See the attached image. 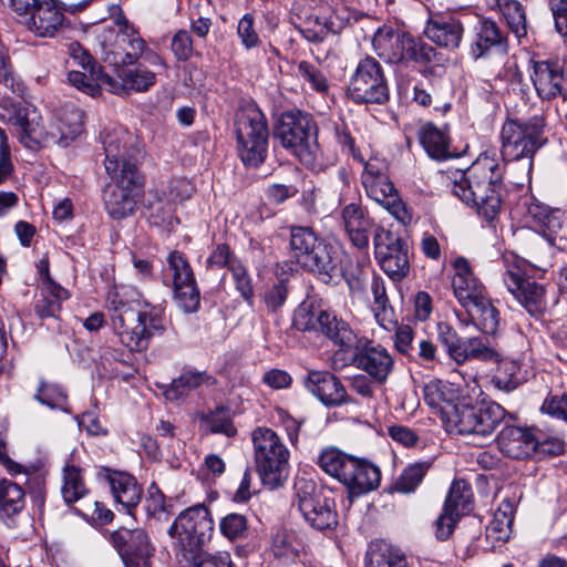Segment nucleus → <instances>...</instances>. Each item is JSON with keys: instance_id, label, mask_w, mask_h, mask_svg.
<instances>
[{"instance_id": "obj_57", "label": "nucleus", "mask_w": 567, "mask_h": 567, "mask_svg": "<svg viewBox=\"0 0 567 567\" xmlns=\"http://www.w3.org/2000/svg\"><path fill=\"white\" fill-rule=\"evenodd\" d=\"M206 427L212 433L225 434L228 437L236 435L237 430L234 426L227 410L218 408L209 414L203 416Z\"/></svg>"}, {"instance_id": "obj_37", "label": "nucleus", "mask_w": 567, "mask_h": 567, "mask_svg": "<svg viewBox=\"0 0 567 567\" xmlns=\"http://www.w3.org/2000/svg\"><path fill=\"white\" fill-rule=\"evenodd\" d=\"M419 140L427 155L434 159L449 158L450 134L446 127H439L431 122L423 124L419 130Z\"/></svg>"}, {"instance_id": "obj_46", "label": "nucleus", "mask_w": 567, "mask_h": 567, "mask_svg": "<svg viewBox=\"0 0 567 567\" xmlns=\"http://www.w3.org/2000/svg\"><path fill=\"white\" fill-rule=\"evenodd\" d=\"M117 76L121 79L122 84L113 79L116 85V92L120 93L121 89H130L136 92L147 91L155 84V73L146 69H125L123 66L115 69Z\"/></svg>"}, {"instance_id": "obj_41", "label": "nucleus", "mask_w": 567, "mask_h": 567, "mask_svg": "<svg viewBox=\"0 0 567 567\" xmlns=\"http://www.w3.org/2000/svg\"><path fill=\"white\" fill-rule=\"evenodd\" d=\"M69 298V292L54 280L41 284V292L34 305V310L40 319L55 318L61 310V305Z\"/></svg>"}, {"instance_id": "obj_45", "label": "nucleus", "mask_w": 567, "mask_h": 567, "mask_svg": "<svg viewBox=\"0 0 567 567\" xmlns=\"http://www.w3.org/2000/svg\"><path fill=\"white\" fill-rule=\"evenodd\" d=\"M352 458V455L346 454L336 447H327L319 454L317 464L324 473L342 483L343 473L351 470Z\"/></svg>"}, {"instance_id": "obj_29", "label": "nucleus", "mask_w": 567, "mask_h": 567, "mask_svg": "<svg viewBox=\"0 0 567 567\" xmlns=\"http://www.w3.org/2000/svg\"><path fill=\"white\" fill-rule=\"evenodd\" d=\"M425 403L440 412L443 422L449 425L454 414L458 412L460 402L458 388L451 382L442 380H432L423 388Z\"/></svg>"}, {"instance_id": "obj_61", "label": "nucleus", "mask_w": 567, "mask_h": 567, "mask_svg": "<svg viewBox=\"0 0 567 567\" xmlns=\"http://www.w3.org/2000/svg\"><path fill=\"white\" fill-rule=\"evenodd\" d=\"M171 49L177 60H189L194 53L193 40L189 32L178 30L172 39Z\"/></svg>"}, {"instance_id": "obj_36", "label": "nucleus", "mask_w": 567, "mask_h": 567, "mask_svg": "<svg viewBox=\"0 0 567 567\" xmlns=\"http://www.w3.org/2000/svg\"><path fill=\"white\" fill-rule=\"evenodd\" d=\"M25 506L24 491L14 482L0 481V518L9 527L17 525V518Z\"/></svg>"}, {"instance_id": "obj_49", "label": "nucleus", "mask_w": 567, "mask_h": 567, "mask_svg": "<svg viewBox=\"0 0 567 567\" xmlns=\"http://www.w3.org/2000/svg\"><path fill=\"white\" fill-rule=\"evenodd\" d=\"M61 493L66 504L78 502L87 494L80 467L69 464L64 466Z\"/></svg>"}, {"instance_id": "obj_12", "label": "nucleus", "mask_w": 567, "mask_h": 567, "mask_svg": "<svg viewBox=\"0 0 567 567\" xmlns=\"http://www.w3.org/2000/svg\"><path fill=\"white\" fill-rule=\"evenodd\" d=\"M348 96L358 104H384L389 85L381 64L372 56L361 59L350 78Z\"/></svg>"}, {"instance_id": "obj_26", "label": "nucleus", "mask_w": 567, "mask_h": 567, "mask_svg": "<svg viewBox=\"0 0 567 567\" xmlns=\"http://www.w3.org/2000/svg\"><path fill=\"white\" fill-rule=\"evenodd\" d=\"M353 364L364 371L375 383L383 384L394 368L391 353L380 344L368 342L362 347L355 344Z\"/></svg>"}, {"instance_id": "obj_4", "label": "nucleus", "mask_w": 567, "mask_h": 567, "mask_svg": "<svg viewBox=\"0 0 567 567\" xmlns=\"http://www.w3.org/2000/svg\"><path fill=\"white\" fill-rule=\"evenodd\" d=\"M106 9L114 25L102 24L94 30L103 61L115 69L135 64L146 49L145 41L118 4H107Z\"/></svg>"}, {"instance_id": "obj_43", "label": "nucleus", "mask_w": 567, "mask_h": 567, "mask_svg": "<svg viewBox=\"0 0 567 567\" xmlns=\"http://www.w3.org/2000/svg\"><path fill=\"white\" fill-rule=\"evenodd\" d=\"M319 330L333 341L334 344L344 350L352 349L358 343L357 334L350 326L332 313L327 312L323 315V321Z\"/></svg>"}, {"instance_id": "obj_48", "label": "nucleus", "mask_w": 567, "mask_h": 567, "mask_svg": "<svg viewBox=\"0 0 567 567\" xmlns=\"http://www.w3.org/2000/svg\"><path fill=\"white\" fill-rule=\"evenodd\" d=\"M214 382L215 379L205 372L186 371L173 380L169 389L165 391V395L168 400H178L202 384H212Z\"/></svg>"}, {"instance_id": "obj_63", "label": "nucleus", "mask_w": 567, "mask_h": 567, "mask_svg": "<svg viewBox=\"0 0 567 567\" xmlns=\"http://www.w3.org/2000/svg\"><path fill=\"white\" fill-rule=\"evenodd\" d=\"M540 411L567 422V393L549 395L543 402Z\"/></svg>"}, {"instance_id": "obj_35", "label": "nucleus", "mask_w": 567, "mask_h": 567, "mask_svg": "<svg viewBox=\"0 0 567 567\" xmlns=\"http://www.w3.org/2000/svg\"><path fill=\"white\" fill-rule=\"evenodd\" d=\"M24 24L39 37H54L64 25V16L54 0H40V6Z\"/></svg>"}, {"instance_id": "obj_3", "label": "nucleus", "mask_w": 567, "mask_h": 567, "mask_svg": "<svg viewBox=\"0 0 567 567\" xmlns=\"http://www.w3.org/2000/svg\"><path fill=\"white\" fill-rule=\"evenodd\" d=\"M553 241L539 240L533 246L529 259L519 258L515 255L505 256L506 271L504 284L514 298L532 316L543 313L547 308L546 288L544 285L532 281L525 276L532 275L533 270L545 272L551 267Z\"/></svg>"}, {"instance_id": "obj_44", "label": "nucleus", "mask_w": 567, "mask_h": 567, "mask_svg": "<svg viewBox=\"0 0 567 567\" xmlns=\"http://www.w3.org/2000/svg\"><path fill=\"white\" fill-rule=\"evenodd\" d=\"M373 295V312L378 323L385 330H392L395 326L393 309L390 306L385 285L382 278L374 276L371 282Z\"/></svg>"}, {"instance_id": "obj_25", "label": "nucleus", "mask_w": 567, "mask_h": 567, "mask_svg": "<svg viewBox=\"0 0 567 567\" xmlns=\"http://www.w3.org/2000/svg\"><path fill=\"white\" fill-rule=\"evenodd\" d=\"M532 81L540 99L561 96L564 101L567 100V73L559 61L535 62Z\"/></svg>"}, {"instance_id": "obj_16", "label": "nucleus", "mask_w": 567, "mask_h": 567, "mask_svg": "<svg viewBox=\"0 0 567 567\" xmlns=\"http://www.w3.org/2000/svg\"><path fill=\"white\" fill-rule=\"evenodd\" d=\"M374 254L382 270L394 281L402 280L410 270L409 245L398 235L382 227L373 237Z\"/></svg>"}, {"instance_id": "obj_2", "label": "nucleus", "mask_w": 567, "mask_h": 567, "mask_svg": "<svg viewBox=\"0 0 567 567\" xmlns=\"http://www.w3.org/2000/svg\"><path fill=\"white\" fill-rule=\"evenodd\" d=\"M106 307L111 312L115 334L130 351H145L151 340L164 334L166 330L165 313L161 306L145 302L142 309L134 310L117 292H110Z\"/></svg>"}, {"instance_id": "obj_58", "label": "nucleus", "mask_w": 567, "mask_h": 567, "mask_svg": "<svg viewBox=\"0 0 567 567\" xmlns=\"http://www.w3.org/2000/svg\"><path fill=\"white\" fill-rule=\"evenodd\" d=\"M289 295V288L285 280L277 279L269 285L262 292V302L270 312L278 311L286 302Z\"/></svg>"}, {"instance_id": "obj_1", "label": "nucleus", "mask_w": 567, "mask_h": 567, "mask_svg": "<svg viewBox=\"0 0 567 567\" xmlns=\"http://www.w3.org/2000/svg\"><path fill=\"white\" fill-rule=\"evenodd\" d=\"M34 110L19 107L11 117L19 142L27 148L58 145L68 147L82 132L83 112L72 104L64 105L44 130Z\"/></svg>"}, {"instance_id": "obj_24", "label": "nucleus", "mask_w": 567, "mask_h": 567, "mask_svg": "<svg viewBox=\"0 0 567 567\" xmlns=\"http://www.w3.org/2000/svg\"><path fill=\"white\" fill-rule=\"evenodd\" d=\"M507 40L497 23L491 19H480L473 27L470 41V55L474 60L507 53Z\"/></svg>"}, {"instance_id": "obj_6", "label": "nucleus", "mask_w": 567, "mask_h": 567, "mask_svg": "<svg viewBox=\"0 0 567 567\" xmlns=\"http://www.w3.org/2000/svg\"><path fill=\"white\" fill-rule=\"evenodd\" d=\"M374 52L388 63L408 64L414 62L425 64L435 56V50L422 39L393 30L389 27L379 28L373 35Z\"/></svg>"}, {"instance_id": "obj_64", "label": "nucleus", "mask_w": 567, "mask_h": 567, "mask_svg": "<svg viewBox=\"0 0 567 567\" xmlns=\"http://www.w3.org/2000/svg\"><path fill=\"white\" fill-rule=\"evenodd\" d=\"M237 261L238 259L231 254L229 246L226 244H219L207 258L206 267L210 269L227 267L230 269L231 264Z\"/></svg>"}, {"instance_id": "obj_38", "label": "nucleus", "mask_w": 567, "mask_h": 567, "mask_svg": "<svg viewBox=\"0 0 567 567\" xmlns=\"http://www.w3.org/2000/svg\"><path fill=\"white\" fill-rule=\"evenodd\" d=\"M364 567H408V559L399 548L377 539L368 546Z\"/></svg>"}, {"instance_id": "obj_50", "label": "nucleus", "mask_w": 567, "mask_h": 567, "mask_svg": "<svg viewBox=\"0 0 567 567\" xmlns=\"http://www.w3.org/2000/svg\"><path fill=\"white\" fill-rule=\"evenodd\" d=\"M515 515V503L509 498L501 502L494 513L493 520L489 524V532L495 535L497 540L506 542L512 533V526Z\"/></svg>"}, {"instance_id": "obj_7", "label": "nucleus", "mask_w": 567, "mask_h": 567, "mask_svg": "<svg viewBox=\"0 0 567 567\" xmlns=\"http://www.w3.org/2000/svg\"><path fill=\"white\" fill-rule=\"evenodd\" d=\"M235 133L238 155L246 167H258L267 156L269 130L266 116L257 107L236 114Z\"/></svg>"}, {"instance_id": "obj_33", "label": "nucleus", "mask_w": 567, "mask_h": 567, "mask_svg": "<svg viewBox=\"0 0 567 567\" xmlns=\"http://www.w3.org/2000/svg\"><path fill=\"white\" fill-rule=\"evenodd\" d=\"M306 388L326 405H340L346 402L347 391L341 381L327 371H311Z\"/></svg>"}, {"instance_id": "obj_23", "label": "nucleus", "mask_w": 567, "mask_h": 567, "mask_svg": "<svg viewBox=\"0 0 567 567\" xmlns=\"http://www.w3.org/2000/svg\"><path fill=\"white\" fill-rule=\"evenodd\" d=\"M142 188L137 179H110L103 192L109 215L114 219H123L133 214Z\"/></svg>"}, {"instance_id": "obj_20", "label": "nucleus", "mask_w": 567, "mask_h": 567, "mask_svg": "<svg viewBox=\"0 0 567 567\" xmlns=\"http://www.w3.org/2000/svg\"><path fill=\"white\" fill-rule=\"evenodd\" d=\"M111 540L126 567H152L155 548L142 528H120L112 533Z\"/></svg>"}, {"instance_id": "obj_32", "label": "nucleus", "mask_w": 567, "mask_h": 567, "mask_svg": "<svg viewBox=\"0 0 567 567\" xmlns=\"http://www.w3.org/2000/svg\"><path fill=\"white\" fill-rule=\"evenodd\" d=\"M381 481L378 466L363 458H352L351 470L343 473L342 483L351 496H361L375 489Z\"/></svg>"}, {"instance_id": "obj_47", "label": "nucleus", "mask_w": 567, "mask_h": 567, "mask_svg": "<svg viewBox=\"0 0 567 567\" xmlns=\"http://www.w3.org/2000/svg\"><path fill=\"white\" fill-rule=\"evenodd\" d=\"M473 493L465 481L453 482L446 496L443 511L460 518L471 511Z\"/></svg>"}, {"instance_id": "obj_21", "label": "nucleus", "mask_w": 567, "mask_h": 567, "mask_svg": "<svg viewBox=\"0 0 567 567\" xmlns=\"http://www.w3.org/2000/svg\"><path fill=\"white\" fill-rule=\"evenodd\" d=\"M296 259L303 269L313 272L323 282L331 281L341 272V252L323 239L309 245Z\"/></svg>"}, {"instance_id": "obj_51", "label": "nucleus", "mask_w": 567, "mask_h": 567, "mask_svg": "<svg viewBox=\"0 0 567 567\" xmlns=\"http://www.w3.org/2000/svg\"><path fill=\"white\" fill-rule=\"evenodd\" d=\"M496 6L504 16L508 28L517 37L526 35V14L517 0H495Z\"/></svg>"}, {"instance_id": "obj_27", "label": "nucleus", "mask_w": 567, "mask_h": 567, "mask_svg": "<svg viewBox=\"0 0 567 567\" xmlns=\"http://www.w3.org/2000/svg\"><path fill=\"white\" fill-rule=\"evenodd\" d=\"M97 478L107 484L115 503L128 515H133L142 497V488L135 477L126 472L103 467L97 472Z\"/></svg>"}, {"instance_id": "obj_28", "label": "nucleus", "mask_w": 567, "mask_h": 567, "mask_svg": "<svg viewBox=\"0 0 567 567\" xmlns=\"http://www.w3.org/2000/svg\"><path fill=\"white\" fill-rule=\"evenodd\" d=\"M368 197L383 206L402 225L412 221V213L401 199L391 179H363Z\"/></svg>"}, {"instance_id": "obj_60", "label": "nucleus", "mask_w": 567, "mask_h": 567, "mask_svg": "<svg viewBox=\"0 0 567 567\" xmlns=\"http://www.w3.org/2000/svg\"><path fill=\"white\" fill-rule=\"evenodd\" d=\"M233 274V278L236 284V289L240 292L243 298L251 303L254 298V288L251 284V279L243 266V264L238 260L237 262H233L229 269Z\"/></svg>"}, {"instance_id": "obj_34", "label": "nucleus", "mask_w": 567, "mask_h": 567, "mask_svg": "<svg viewBox=\"0 0 567 567\" xmlns=\"http://www.w3.org/2000/svg\"><path fill=\"white\" fill-rule=\"evenodd\" d=\"M341 220L352 245L359 249L368 248L373 223L365 210L354 203L348 204L341 210Z\"/></svg>"}, {"instance_id": "obj_8", "label": "nucleus", "mask_w": 567, "mask_h": 567, "mask_svg": "<svg viewBox=\"0 0 567 567\" xmlns=\"http://www.w3.org/2000/svg\"><path fill=\"white\" fill-rule=\"evenodd\" d=\"M255 460L264 485L276 488L288 475L289 451L275 431L258 427L252 432Z\"/></svg>"}, {"instance_id": "obj_52", "label": "nucleus", "mask_w": 567, "mask_h": 567, "mask_svg": "<svg viewBox=\"0 0 567 567\" xmlns=\"http://www.w3.org/2000/svg\"><path fill=\"white\" fill-rule=\"evenodd\" d=\"M431 466L430 462L422 461L408 465L395 481L393 488L399 493H411L423 481Z\"/></svg>"}, {"instance_id": "obj_11", "label": "nucleus", "mask_w": 567, "mask_h": 567, "mask_svg": "<svg viewBox=\"0 0 567 567\" xmlns=\"http://www.w3.org/2000/svg\"><path fill=\"white\" fill-rule=\"evenodd\" d=\"M544 126L545 120L538 114L526 121H506L501 132L503 158L533 156L545 142Z\"/></svg>"}, {"instance_id": "obj_53", "label": "nucleus", "mask_w": 567, "mask_h": 567, "mask_svg": "<svg viewBox=\"0 0 567 567\" xmlns=\"http://www.w3.org/2000/svg\"><path fill=\"white\" fill-rule=\"evenodd\" d=\"M326 313L327 311L303 302L295 310L293 327L300 331L319 330Z\"/></svg>"}, {"instance_id": "obj_22", "label": "nucleus", "mask_w": 567, "mask_h": 567, "mask_svg": "<svg viewBox=\"0 0 567 567\" xmlns=\"http://www.w3.org/2000/svg\"><path fill=\"white\" fill-rule=\"evenodd\" d=\"M497 445L504 455L512 458L529 457L538 450L551 454L563 452V445L559 442L553 443V446L546 450V444H539L529 430L514 425L505 426L497 436Z\"/></svg>"}, {"instance_id": "obj_31", "label": "nucleus", "mask_w": 567, "mask_h": 567, "mask_svg": "<svg viewBox=\"0 0 567 567\" xmlns=\"http://www.w3.org/2000/svg\"><path fill=\"white\" fill-rule=\"evenodd\" d=\"M299 22L292 21L298 32L309 42H322L328 34H338L343 29V21L329 9L324 12H312L301 17L296 14Z\"/></svg>"}, {"instance_id": "obj_30", "label": "nucleus", "mask_w": 567, "mask_h": 567, "mask_svg": "<svg viewBox=\"0 0 567 567\" xmlns=\"http://www.w3.org/2000/svg\"><path fill=\"white\" fill-rule=\"evenodd\" d=\"M452 266L454 269L452 280L454 296L464 308L487 297L485 286L474 275L466 258L457 257Z\"/></svg>"}, {"instance_id": "obj_13", "label": "nucleus", "mask_w": 567, "mask_h": 567, "mask_svg": "<svg viewBox=\"0 0 567 567\" xmlns=\"http://www.w3.org/2000/svg\"><path fill=\"white\" fill-rule=\"evenodd\" d=\"M505 417V410L495 402L470 405L463 403L454 414L449 431L478 439L489 437Z\"/></svg>"}, {"instance_id": "obj_62", "label": "nucleus", "mask_w": 567, "mask_h": 567, "mask_svg": "<svg viewBox=\"0 0 567 567\" xmlns=\"http://www.w3.org/2000/svg\"><path fill=\"white\" fill-rule=\"evenodd\" d=\"M237 34L241 44L247 49L256 48L259 43V37L254 29V17L246 13L238 22Z\"/></svg>"}, {"instance_id": "obj_18", "label": "nucleus", "mask_w": 567, "mask_h": 567, "mask_svg": "<svg viewBox=\"0 0 567 567\" xmlns=\"http://www.w3.org/2000/svg\"><path fill=\"white\" fill-rule=\"evenodd\" d=\"M502 179H454L453 193L467 205L477 207L487 220L498 214L501 198L496 190Z\"/></svg>"}, {"instance_id": "obj_5", "label": "nucleus", "mask_w": 567, "mask_h": 567, "mask_svg": "<svg viewBox=\"0 0 567 567\" xmlns=\"http://www.w3.org/2000/svg\"><path fill=\"white\" fill-rule=\"evenodd\" d=\"M275 138L301 163L313 165L318 151V126L309 113L299 110L284 112L276 126Z\"/></svg>"}, {"instance_id": "obj_14", "label": "nucleus", "mask_w": 567, "mask_h": 567, "mask_svg": "<svg viewBox=\"0 0 567 567\" xmlns=\"http://www.w3.org/2000/svg\"><path fill=\"white\" fill-rule=\"evenodd\" d=\"M127 138L128 133L122 126L105 128L101 134L105 155L104 167L111 177H133L138 174L142 155L138 150H124Z\"/></svg>"}, {"instance_id": "obj_15", "label": "nucleus", "mask_w": 567, "mask_h": 567, "mask_svg": "<svg viewBox=\"0 0 567 567\" xmlns=\"http://www.w3.org/2000/svg\"><path fill=\"white\" fill-rule=\"evenodd\" d=\"M68 51L72 65L81 68V70H71L68 73V81L72 86L90 96H96L104 85L111 92H116L113 78L103 72L102 66L95 63L79 42L70 43Z\"/></svg>"}, {"instance_id": "obj_19", "label": "nucleus", "mask_w": 567, "mask_h": 567, "mask_svg": "<svg viewBox=\"0 0 567 567\" xmlns=\"http://www.w3.org/2000/svg\"><path fill=\"white\" fill-rule=\"evenodd\" d=\"M167 262L173 276L174 298L177 306L186 313L196 312L200 306V293L190 265L178 251H172Z\"/></svg>"}, {"instance_id": "obj_10", "label": "nucleus", "mask_w": 567, "mask_h": 567, "mask_svg": "<svg viewBox=\"0 0 567 567\" xmlns=\"http://www.w3.org/2000/svg\"><path fill=\"white\" fill-rule=\"evenodd\" d=\"M295 504L303 518L317 529H327L337 525V511L334 499L306 477H298L295 482Z\"/></svg>"}, {"instance_id": "obj_59", "label": "nucleus", "mask_w": 567, "mask_h": 567, "mask_svg": "<svg viewBox=\"0 0 567 567\" xmlns=\"http://www.w3.org/2000/svg\"><path fill=\"white\" fill-rule=\"evenodd\" d=\"M219 528L221 534L230 540L243 538L248 529L247 518L243 514L230 513L221 518Z\"/></svg>"}, {"instance_id": "obj_9", "label": "nucleus", "mask_w": 567, "mask_h": 567, "mask_svg": "<svg viewBox=\"0 0 567 567\" xmlns=\"http://www.w3.org/2000/svg\"><path fill=\"white\" fill-rule=\"evenodd\" d=\"M167 533L175 540L176 549L187 558L212 539L214 522L206 506L196 505L179 513Z\"/></svg>"}, {"instance_id": "obj_42", "label": "nucleus", "mask_w": 567, "mask_h": 567, "mask_svg": "<svg viewBox=\"0 0 567 567\" xmlns=\"http://www.w3.org/2000/svg\"><path fill=\"white\" fill-rule=\"evenodd\" d=\"M465 310L474 326L483 333L494 336L499 326V312L487 297L467 307Z\"/></svg>"}, {"instance_id": "obj_54", "label": "nucleus", "mask_w": 567, "mask_h": 567, "mask_svg": "<svg viewBox=\"0 0 567 567\" xmlns=\"http://www.w3.org/2000/svg\"><path fill=\"white\" fill-rule=\"evenodd\" d=\"M34 399L50 409L68 411V396L65 391L58 384L41 381Z\"/></svg>"}, {"instance_id": "obj_56", "label": "nucleus", "mask_w": 567, "mask_h": 567, "mask_svg": "<svg viewBox=\"0 0 567 567\" xmlns=\"http://www.w3.org/2000/svg\"><path fill=\"white\" fill-rule=\"evenodd\" d=\"M297 74L305 82L309 83L312 90L320 94L328 93L329 82L323 72L320 71L316 65L308 61H301L298 64Z\"/></svg>"}, {"instance_id": "obj_39", "label": "nucleus", "mask_w": 567, "mask_h": 567, "mask_svg": "<svg viewBox=\"0 0 567 567\" xmlns=\"http://www.w3.org/2000/svg\"><path fill=\"white\" fill-rule=\"evenodd\" d=\"M484 361L497 364L492 375V383L497 390L509 393L524 382L519 361L509 358H502L498 351L496 359Z\"/></svg>"}, {"instance_id": "obj_17", "label": "nucleus", "mask_w": 567, "mask_h": 567, "mask_svg": "<svg viewBox=\"0 0 567 567\" xmlns=\"http://www.w3.org/2000/svg\"><path fill=\"white\" fill-rule=\"evenodd\" d=\"M437 340L456 364L471 360H493L497 357V350L484 342L482 338L463 339L447 322L437 323Z\"/></svg>"}, {"instance_id": "obj_55", "label": "nucleus", "mask_w": 567, "mask_h": 567, "mask_svg": "<svg viewBox=\"0 0 567 567\" xmlns=\"http://www.w3.org/2000/svg\"><path fill=\"white\" fill-rule=\"evenodd\" d=\"M321 238L310 227L292 226L290 228V255L296 260L309 245H316Z\"/></svg>"}, {"instance_id": "obj_40", "label": "nucleus", "mask_w": 567, "mask_h": 567, "mask_svg": "<svg viewBox=\"0 0 567 567\" xmlns=\"http://www.w3.org/2000/svg\"><path fill=\"white\" fill-rule=\"evenodd\" d=\"M463 34L461 22L455 19L431 20L425 28V35L440 47L455 49Z\"/></svg>"}]
</instances>
